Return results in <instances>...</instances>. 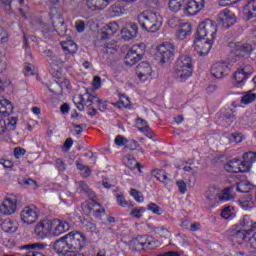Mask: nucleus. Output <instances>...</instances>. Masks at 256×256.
I'll return each instance as SVG.
<instances>
[{
	"label": "nucleus",
	"instance_id": "nucleus-1",
	"mask_svg": "<svg viewBox=\"0 0 256 256\" xmlns=\"http://www.w3.org/2000/svg\"><path fill=\"white\" fill-rule=\"evenodd\" d=\"M217 35V23L212 20L206 19L201 22L196 31V39L194 40V49L199 55H209L213 41Z\"/></svg>",
	"mask_w": 256,
	"mask_h": 256
},
{
	"label": "nucleus",
	"instance_id": "nucleus-2",
	"mask_svg": "<svg viewBox=\"0 0 256 256\" xmlns=\"http://www.w3.org/2000/svg\"><path fill=\"white\" fill-rule=\"evenodd\" d=\"M69 224L65 220H41L34 228L37 239H47V237H59L69 231Z\"/></svg>",
	"mask_w": 256,
	"mask_h": 256
},
{
	"label": "nucleus",
	"instance_id": "nucleus-3",
	"mask_svg": "<svg viewBox=\"0 0 256 256\" xmlns=\"http://www.w3.org/2000/svg\"><path fill=\"white\" fill-rule=\"evenodd\" d=\"M243 161L233 159L224 165L225 171L228 173H248L256 163V152H246L242 156Z\"/></svg>",
	"mask_w": 256,
	"mask_h": 256
},
{
	"label": "nucleus",
	"instance_id": "nucleus-4",
	"mask_svg": "<svg viewBox=\"0 0 256 256\" xmlns=\"http://www.w3.org/2000/svg\"><path fill=\"white\" fill-rule=\"evenodd\" d=\"M172 71L175 79L184 83V81H187L193 75V58L189 55H180Z\"/></svg>",
	"mask_w": 256,
	"mask_h": 256
},
{
	"label": "nucleus",
	"instance_id": "nucleus-5",
	"mask_svg": "<svg viewBox=\"0 0 256 256\" xmlns=\"http://www.w3.org/2000/svg\"><path fill=\"white\" fill-rule=\"evenodd\" d=\"M138 23L143 31L157 33L163 25V18L153 11H144L138 15Z\"/></svg>",
	"mask_w": 256,
	"mask_h": 256
},
{
	"label": "nucleus",
	"instance_id": "nucleus-6",
	"mask_svg": "<svg viewBox=\"0 0 256 256\" xmlns=\"http://www.w3.org/2000/svg\"><path fill=\"white\" fill-rule=\"evenodd\" d=\"M235 187L229 186L217 193V187L211 186L205 193V197L209 203H226L227 201H233L235 199V192L233 190Z\"/></svg>",
	"mask_w": 256,
	"mask_h": 256
},
{
	"label": "nucleus",
	"instance_id": "nucleus-7",
	"mask_svg": "<svg viewBox=\"0 0 256 256\" xmlns=\"http://www.w3.org/2000/svg\"><path fill=\"white\" fill-rule=\"evenodd\" d=\"M66 239L70 245V253H79L87 247V236L81 231H70L66 234Z\"/></svg>",
	"mask_w": 256,
	"mask_h": 256
},
{
	"label": "nucleus",
	"instance_id": "nucleus-8",
	"mask_svg": "<svg viewBox=\"0 0 256 256\" xmlns=\"http://www.w3.org/2000/svg\"><path fill=\"white\" fill-rule=\"evenodd\" d=\"M41 211L35 205H29L22 208L20 212V221L24 225H34L39 221Z\"/></svg>",
	"mask_w": 256,
	"mask_h": 256
},
{
	"label": "nucleus",
	"instance_id": "nucleus-9",
	"mask_svg": "<svg viewBox=\"0 0 256 256\" xmlns=\"http://www.w3.org/2000/svg\"><path fill=\"white\" fill-rule=\"evenodd\" d=\"M19 206V199L15 194H7L2 203L0 204L1 215H15L17 213V207Z\"/></svg>",
	"mask_w": 256,
	"mask_h": 256
},
{
	"label": "nucleus",
	"instance_id": "nucleus-10",
	"mask_svg": "<svg viewBox=\"0 0 256 256\" xmlns=\"http://www.w3.org/2000/svg\"><path fill=\"white\" fill-rule=\"evenodd\" d=\"M228 47L236 57L247 59L253 53V45L241 42H229Z\"/></svg>",
	"mask_w": 256,
	"mask_h": 256
},
{
	"label": "nucleus",
	"instance_id": "nucleus-11",
	"mask_svg": "<svg viewBox=\"0 0 256 256\" xmlns=\"http://www.w3.org/2000/svg\"><path fill=\"white\" fill-rule=\"evenodd\" d=\"M143 53V45H133L124 58L125 65H127L128 67H133V65H136L137 63H139V61H141Z\"/></svg>",
	"mask_w": 256,
	"mask_h": 256
},
{
	"label": "nucleus",
	"instance_id": "nucleus-12",
	"mask_svg": "<svg viewBox=\"0 0 256 256\" xmlns=\"http://www.w3.org/2000/svg\"><path fill=\"white\" fill-rule=\"evenodd\" d=\"M158 57H160V63L163 65L169 63L175 59V45L166 42L157 48Z\"/></svg>",
	"mask_w": 256,
	"mask_h": 256
},
{
	"label": "nucleus",
	"instance_id": "nucleus-13",
	"mask_svg": "<svg viewBox=\"0 0 256 256\" xmlns=\"http://www.w3.org/2000/svg\"><path fill=\"white\" fill-rule=\"evenodd\" d=\"M155 241H153V238L147 235L144 236H138L134 240L131 241V247L135 251H144V249H149V247H153V244L155 245Z\"/></svg>",
	"mask_w": 256,
	"mask_h": 256
},
{
	"label": "nucleus",
	"instance_id": "nucleus-14",
	"mask_svg": "<svg viewBox=\"0 0 256 256\" xmlns=\"http://www.w3.org/2000/svg\"><path fill=\"white\" fill-rule=\"evenodd\" d=\"M210 73L216 79H223L231 73V68L226 62H216L211 66Z\"/></svg>",
	"mask_w": 256,
	"mask_h": 256
},
{
	"label": "nucleus",
	"instance_id": "nucleus-15",
	"mask_svg": "<svg viewBox=\"0 0 256 256\" xmlns=\"http://www.w3.org/2000/svg\"><path fill=\"white\" fill-rule=\"evenodd\" d=\"M56 79V81L50 84L49 91L53 93V95H63V89H69V80L63 76Z\"/></svg>",
	"mask_w": 256,
	"mask_h": 256
},
{
	"label": "nucleus",
	"instance_id": "nucleus-16",
	"mask_svg": "<svg viewBox=\"0 0 256 256\" xmlns=\"http://www.w3.org/2000/svg\"><path fill=\"white\" fill-rule=\"evenodd\" d=\"M219 25L224 27V29H229V27H233L235 23H237V17L235 13L231 12V10H224L218 19Z\"/></svg>",
	"mask_w": 256,
	"mask_h": 256
},
{
	"label": "nucleus",
	"instance_id": "nucleus-17",
	"mask_svg": "<svg viewBox=\"0 0 256 256\" xmlns=\"http://www.w3.org/2000/svg\"><path fill=\"white\" fill-rule=\"evenodd\" d=\"M64 65L65 60H63L59 55L54 56L52 60H50V73L55 77V79H59L62 76L61 70Z\"/></svg>",
	"mask_w": 256,
	"mask_h": 256
},
{
	"label": "nucleus",
	"instance_id": "nucleus-18",
	"mask_svg": "<svg viewBox=\"0 0 256 256\" xmlns=\"http://www.w3.org/2000/svg\"><path fill=\"white\" fill-rule=\"evenodd\" d=\"M205 7V0H189L184 8L186 15H197Z\"/></svg>",
	"mask_w": 256,
	"mask_h": 256
},
{
	"label": "nucleus",
	"instance_id": "nucleus-19",
	"mask_svg": "<svg viewBox=\"0 0 256 256\" xmlns=\"http://www.w3.org/2000/svg\"><path fill=\"white\" fill-rule=\"evenodd\" d=\"M151 73H153V69L148 62H140L136 67V75L140 81H147L151 77Z\"/></svg>",
	"mask_w": 256,
	"mask_h": 256
},
{
	"label": "nucleus",
	"instance_id": "nucleus-20",
	"mask_svg": "<svg viewBox=\"0 0 256 256\" xmlns=\"http://www.w3.org/2000/svg\"><path fill=\"white\" fill-rule=\"evenodd\" d=\"M138 33L139 27L135 23H128L121 30L122 39H124V41H131V39H135Z\"/></svg>",
	"mask_w": 256,
	"mask_h": 256
},
{
	"label": "nucleus",
	"instance_id": "nucleus-21",
	"mask_svg": "<svg viewBox=\"0 0 256 256\" xmlns=\"http://www.w3.org/2000/svg\"><path fill=\"white\" fill-rule=\"evenodd\" d=\"M53 249L56 251V253H62L63 255L71 253V246L69 244V240L66 238V235L54 242Z\"/></svg>",
	"mask_w": 256,
	"mask_h": 256
},
{
	"label": "nucleus",
	"instance_id": "nucleus-22",
	"mask_svg": "<svg viewBox=\"0 0 256 256\" xmlns=\"http://www.w3.org/2000/svg\"><path fill=\"white\" fill-rule=\"evenodd\" d=\"M239 205L244 211H251V209H253L256 206L255 194L253 193L244 194L239 199Z\"/></svg>",
	"mask_w": 256,
	"mask_h": 256
},
{
	"label": "nucleus",
	"instance_id": "nucleus-23",
	"mask_svg": "<svg viewBox=\"0 0 256 256\" xmlns=\"http://www.w3.org/2000/svg\"><path fill=\"white\" fill-rule=\"evenodd\" d=\"M193 31V27L190 23H182L178 26L176 31V39L179 41H185L189 35H191V32Z\"/></svg>",
	"mask_w": 256,
	"mask_h": 256
},
{
	"label": "nucleus",
	"instance_id": "nucleus-24",
	"mask_svg": "<svg viewBox=\"0 0 256 256\" xmlns=\"http://www.w3.org/2000/svg\"><path fill=\"white\" fill-rule=\"evenodd\" d=\"M238 227L246 229L244 231H250V233H253V231H256V221H253L251 216L245 215L239 220Z\"/></svg>",
	"mask_w": 256,
	"mask_h": 256
},
{
	"label": "nucleus",
	"instance_id": "nucleus-25",
	"mask_svg": "<svg viewBox=\"0 0 256 256\" xmlns=\"http://www.w3.org/2000/svg\"><path fill=\"white\" fill-rule=\"evenodd\" d=\"M136 127L139 131H141V133H143V135L148 137V139H153L155 134L153 131H151V128H149L147 121L141 118L136 119Z\"/></svg>",
	"mask_w": 256,
	"mask_h": 256
},
{
	"label": "nucleus",
	"instance_id": "nucleus-26",
	"mask_svg": "<svg viewBox=\"0 0 256 256\" xmlns=\"http://www.w3.org/2000/svg\"><path fill=\"white\" fill-rule=\"evenodd\" d=\"M13 103L5 97L0 98V113L4 117H9L13 113Z\"/></svg>",
	"mask_w": 256,
	"mask_h": 256
},
{
	"label": "nucleus",
	"instance_id": "nucleus-27",
	"mask_svg": "<svg viewBox=\"0 0 256 256\" xmlns=\"http://www.w3.org/2000/svg\"><path fill=\"white\" fill-rule=\"evenodd\" d=\"M248 235H251V231L236 230L232 232L231 241L237 245H243V241L247 239Z\"/></svg>",
	"mask_w": 256,
	"mask_h": 256
},
{
	"label": "nucleus",
	"instance_id": "nucleus-28",
	"mask_svg": "<svg viewBox=\"0 0 256 256\" xmlns=\"http://www.w3.org/2000/svg\"><path fill=\"white\" fill-rule=\"evenodd\" d=\"M113 0H87V6L91 11H99L105 9Z\"/></svg>",
	"mask_w": 256,
	"mask_h": 256
},
{
	"label": "nucleus",
	"instance_id": "nucleus-29",
	"mask_svg": "<svg viewBox=\"0 0 256 256\" xmlns=\"http://www.w3.org/2000/svg\"><path fill=\"white\" fill-rule=\"evenodd\" d=\"M246 19H255L256 17V0L249 1L243 8Z\"/></svg>",
	"mask_w": 256,
	"mask_h": 256
},
{
	"label": "nucleus",
	"instance_id": "nucleus-30",
	"mask_svg": "<svg viewBox=\"0 0 256 256\" xmlns=\"http://www.w3.org/2000/svg\"><path fill=\"white\" fill-rule=\"evenodd\" d=\"M117 31H119V24L117 22H111L106 25L105 30L102 31L101 37L102 39H109L113 37Z\"/></svg>",
	"mask_w": 256,
	"mask_h": 256
},
{
	"label": "nucleus",
	"instance_id": "nucleus-31",
	"mask_svg": "<svg viewBox=\"0 0 256 256\" xmlns=\"http://www.w3.org/2000/svg\"><path fill=\"white\" fill-rule=\"evenodd\" d=\"M19 229V223L15 220L6 219L2 223V230L4 233H15Z\"/></svg>",
	"mask_w": 256,
	"mask_h": 256
},
{
	"label": "nucleus",
	"instance_id": "nucleus-32",
	"mask_svg": "<svg viewBox=\"0 0 256 256\" xmlns=\"http://www.w3.org/2000/svg\"><path fill=\"white\" fill-rule=\"evenodd\" d=\"M251 75H253V72H247V67H246V68L238 69L234 73V79L237 83L241 84V83H244L246 79H249Z\"/></svg>",
	"mask_w": 256,
	"mask_h": 256
},
{
	"label": "nucleus",
	"instance_id": "nucleus-33",
	"mask_svg": "<svg viewBox=\"0 0 256 256\" xmlns=\"http://www.w3.org/2000/svg\"><path fill=\"white\" fill-rule=\"evenodd\" d=\"M152 176L155 177L157 181H160V183H164L166 186L171 183V180L167 177V172L164 170L155 169L152 171Z\"/></svg>",
	"mask_w": 256,
	"mask_h": 256
},
{
	"label": "nucleus",
	"instance_id": "nucleus-34",
	"mask_svg": "<svg viewBox=\"0 0 256 256\" xmlns=\"http://www.w3.org/2000/svg\"><path fill=\"white\" fill-rule=\"evenodd\" d=\"M73 101L77 109H79V111H83L85 107H89L91 106V103H93V100H91V98H83V97H74Z\"/></svg>",
	"mask_w": 256,
	"mask_h": 256
},
{
	"label": "nucleus",
	"instance_id": "nucleus-35",
	"mask_svg": "<svg viewBox=\"0 0 256 256\" xmlns=\"http://www.w3.org/2000/svg\"><path fill=\"white\" fill-rule=\"evenodd\" d=\"M61 45L62 49L64 51H67V53H69L70 55H75V53H77V44H75L73 40L61 42Z\"/></svg>",
	"mask_w": 256,
	"mask_h": 256
},
{
	"label": "nucleus",
	"instance_id": "nucleus-36",
	"mask_svg": "<svg viewBox=\"0 0 256 256\" xmlns=\"http://www.w3.org/2000/svg\"><path fill=\"white\" fill-rule=\"evenodd\" d=\"M185 5V0H170L168 7L173 13H179L182 7Z\"/></svg>",
	"mask_w": 256,
	"mask_h": 256
},
{
	"label": "nucleus",
	"instance_id": "nucleus-37",
	"mask_svg": "<svg viewBox=\"0 0 256 256\" xmlns=\"http://www.w3.org/2000/svg\"><path fill=\"white\" fill-rule=\"evenodd\" d=\"M221 217L222 219H226L228 221L235 219V212L233 210V207L227 206L224 209H222Z\"/></svg>",
	"mask_w": 256,
	"mask_h": 256
},
{
	"label": "nucleus",
	"instance_id": "nucleus-38",
	"mask_svg": "<svg viewBox=\"0 0 256 256\" xmlns=\"http://www.w3.org/2000/svg\"><path fill=\"white\" fill-rule=\"evenodd\" d=\"M123 163L126 167H128V169H135V167L139 165V163H137V160H135V158H133V156L131 155L124 156Z\"/></svg>",
	"mask_w": 256,
	"mask_h": 256
},
{
	"label": "nucleus",
	"instance_id": "nucleus-39",
	"mask_svg": "<svg viewBox=\"0 0 256 256\" xmlns=\"http://www.w3.org/2000/svg\"><path fill=\"white\" fill-rule=\"evenodd\" d=\"M115 107H118V109H127L131 107V100L129 97H121L118 102L113 103Z\"/></svg>",
	"mask_w": 256,
	"mask_h": 256
},
{
	"label": "nucleus",
	"instance_id": "nucleus-40",
	"mask_svg": "<svg viewBox=\"0 0 256 256\" xmlns=\"http://www.w3.org/2000/svg\"><path fill=\"white\" fill-rule=\"evenodd\" d=\"M88 210V215H93L95 213H99V205L95 201H90L85 207L84 211Z\"/></svg>",
	"mask_w": 256,
	"mask_h": 256
},
{
	"label": "nucleus",
	"instance_id": "nucleus-41",
	"mask_svg": "<svg viewBox=\"0 0 256 256\" xmlns=\"http://www.w3.org/2000/svg\"><path fill=\"white\" fill-rule=\"evenodd\" d=\"M251 189H253V187L245 181L239 182L236 187V191H238L239 193H246V195L249 193V191H251Z\"/></svg>",
	"mask_w": 256,
	"mask_h": 256
},
{
	"label": "nucleus",
	"instance_id": "nucleus-42",
	"mask_svg": "<svg viewBox=\"0 0 256 256\" xmlns=\"http://www.w3.org/2000/svg\"><path fill=\"white\" fill-rule=\"evenodd\" d=\"M42 35L47 41L53 39V27L47 26V24L42 25Z\"/></svg>",
	"mask_w": 256,
	"mask_h": 256
},
{
	"label": "nucleus",
	"instance_id": "nucleus-43",
	"mask_svg": "<svg viewBox=\"0 0 256 256\" xmlns=\"http://www.w3.org/2000/svg\"><path fill=\"white\" fill-rule=\"evenodd\" d=\"M77 169L81 172L82 177H90L91 176V168L86 165H83L81 162H76Z\"/></svg>",
	"mask_w": 256,
	"mask_h": 256
},
{
	"label": "nucleus",
	"instance_id": "nucleus-44",
	"mask_svg": "<svg viewBox=\"0 0 256 256\" xmlns=\"http://www.w3.org/2000/svg\"><path fill=\"white\" fill-rule=\"evenodd\" d=\"M144 213L145 207H135L131 210L130 217H133L134 219H141Z\"/></svg>",
	"mask_w": 256,
	"mask_h": 256
},
{
	"label": "nucleus",
	"instance_id": "nucleus-45",
	"mask_svg": "<svg viewBox=\"0 0 256 256\" xmlns=\"http://www.w3.org/2000/svg\"><path fill=\"white\" fill-rule=\"evenodd\" d=\"M130 195L137 203H143L145 201L143 193L139 192L137 189L132 188L130 190Z\"/></svg>",
	"mask_w": 256,
	"mask_h": 256
},
{
	"label": "nucleus",
	"instance_id": "nucleus-46",
	"mask_svg": "<svg viewBox=\"0 0 256 256\" xmlns=\"http://www.w3.org/2000/svg\"><path fill=\"white\" fill-rule=\"evenodd\" d=\"M247 249L250 253H256V232L248 239Z\"/></svg>",
	"mask_w": 256,
	"mask_h": 256
},
{
	"label": "nucleus",
	"instance_id": "nucleus-47",
	"mask_svg": "<svg viewBox=\"0 0 256 256\" xmlns=\"http://www.w3.org/2000/svg\"><path fill=\"white\" fill-rule=\"evenodd\" d=\"M154 231H155V233H157V235L164 237V239H169V237H171V232H169V230H167V228L157 227V228H155Z\"/></svg>",
	"mask_w": 256,
	"mask_h": 256
},
{
	"label": "nucleus",
	"instance_id": "nucleus-48",
	"mask_svg": "<svg viewBox=\"0 0 256 256\" xmlns=\"http://www.w3.org/2000/svg\"><path fill=\"white\" fill-rule=\"evenodd\" d=\"M114 143L118 147H125V145H127L129 143V140H127V138H125L122 135H118V136L115 137Z\"/></svg>",
	"mask_w": 256,
	"mask_h": 256
},
{
	"label": "nucleus",
	"instance_id": "nucleus-49",
	"mask_svg": "<svg viewBox=\"0 0 256 256\" xmlns=\"http://www.w3.org/2000/svg\"><path fill=\"white\" fill-rule=\"evenodd\" d=\"M148 211H152V213H154V215H162L163 214V209H161V207H159V205H157L155 203H150L148 205Z\"/></svg>",
	"mask_w": 256,
	"mask_h": 256
},
{
	"label": "nucleus",
	"instance_id": "nucleus-50",
	"mask_svg": "<svg viewBox=\"0 0 256 256\" xmlns=\"http://www.w3.org/2000/svg\"><path fill=\"white\" fill-rule=\"evenodd\" d=\"M18 121H19V118H17V117H10V118H8L7 127L9 129V131H15V129H17Z\"/></svg>",
	"mask_w": 256,
	"mask_h": 256
},
{
	"label": "nucleus",
	"instance_id": "nucleus-51",
	"mask_svg": "<svg viewBox=\"0 0 256 256\" xmlns=\"http://www.w3.org/2000/svg\"><path fill=\"white\" fill-rule=\"evenodd\" d=\"M45 247H47V244H43V243H33V244H28L25 246L20 247V249H45Z\"/></svg>",
	"mask_w": 256,
	"mask_h": 256
},
{
	"label": "nucleus",
	"instance_id": "nucleus-52",
	"mask_svg": "<svg viewBox=\"0 0 256 256\" xmlns=\"http://www.w3.org/2000/svg\"><path fill=\"white\" fill-rule=\"evenodd\" d=\"M83 227H85V229H87V231H90L91 233H95V230L97 229V227L95 226L94 223L87 221V220H82L81 221Z\"/></svg>",
	"mask_w": 256,
	"mask_h": 256
},
{
	"label": "nucleus",
	"instance_id": "nucleus-53",
	"mask_svg": "<svg viewBox=\"0 0 256 256\" xmlns=\"http://www.w3.org/2000/svg\"><path fill=\"white\" fill-rule=\"evenodd\" d=\"M176 185L178 187V191H180L182 195H185V193H187V183H185V181L178 180L176 182Z\"/></svg>",
	"mask_w": 256,
	"mask_h": 256
},
{
	"label": "nucleus",
	"instance_id": "nucleus-54",
	"mask_svg": "<svg viewBox=\"0 0 256 256\" xmlns=\"http://www.w3.org/2000/svg\"><path fill=\"white\" fill-rule=\"evenodd\" d=\"M75 29L77 33H83L85 31V21L77 20L75 22Z\"/></svg>",
	"mask_w": 256,
	"mask_h": 256
},
{
	"label": "nucleus",
	"instance_id": "nucleus-55",
	"mask_svg": "<svg viewBox=\"0 0 256 256\" xmlns=\"http://www.w3.org/2000/svg\"><path fill=\"white\" fill-rule=\"evenodd\" d=\"M35 70H34V68H33V65H31V64H29V63H27L26 65H25V67H24V75L26 76V77H29V76H31V75H35V72H34Z\"/></svg>",
	"mask_w": 256,
	"mask_h": 256
},
{
	"label": "nucleus",
	"instance_id": "nucleus-56",
	"mask_svg": "<svg viewBox=\"0 0 256 256\" xmlns=\"http://www.w3.org/2000/svg\"><path fill=\"white\" fill-rule=\"evenodd\" d=\"M225 119H226V122L228 123V125L233 123V121H235V111H233V110L228 111L225 114Z\"/></svg>",
	"mask_w": 256,
	"mask_h": 256
},
{
	"label": "nucleus",
	"instance_id": "nucleus-57",
	"mask_svg": "<svg viewBox=\"0 0 256 256\" xmlns=\"http://www.w3.org/2000/svg\"><path fill=\"white\" fill-rule=\"evenodd\" d=\"M255 101V97H242L240 100V107H245V105H250Z\"/></svg>",
	"mask_w": 256,
	"mask_h": 256
},
{
	"label": "nucleus",
	"instance_id": "nucleus-58",
	"mask_svg": "<svg viewBox=\"0 0 256 256\" xmlns=\"http://www.w3.org/2000/svg\"><path fill=\"white\" fill-rule=\"evenodd\" d=\"M0 165L4 166L5 169H11L14 163L11 160L0 158Z\"/></svg>",
	"mask_w": 256,
	"mask_h": 256
},
{
	"label": "nucleus",
	"instance_id": "nucleus-59",
	"mask_svg": "<svg viewBox=\"0 0 256 256\" xmlns=\"http://www.w3.org/2000/svg\"><path fill=\"white\" fill-rule=\"evenodd\" d=\"M25 153H27V151L21 147H16L14 149V157L16 159H20L21 157H23V155H25Z\"/></svg>",
	"mask_w": 256,
	"mask_h": 256
},
{
	"label": "nucleus",
	"instance_id": "nucleus-60",
	"mask_svg": "<svg viewBox=\"0 0 256 256\" xmlns=\"http://www.w3.org/2000/svg\"><path fill=\"white\" fill-rule=\"evenodd\" d=\"M116 201L120 207H127V200H125L123 194H117Z\"/></svg>",
	"mask_w": 256,
	"mask_h": 256
},
{
	"label": "nucleus",
	"instance_id": "nucleus-61",
	"mask_svg": "<svg viewBox=\"0 0 256 256\" xmlns=\"http://www.w3.org/2000/svg\"><path fill=\"white\" fill-rule=\"evenodd\" d=\"M22 184L26 185L27 187H32V189H37V187H39V185L37 184V181L33 179H26L23 181Z\"/></svg>",
	"mask_w": 256,
	"mask_h": 256
},
{
	"label": "nucleus",
	"instance_id": "nucleus-62",
	"mask_svg": "<svg viewBox=\"0 0 256 256\" xmlns=\"http://www.w3.org/2000/svg\"><path fill=\"white\" fill-rule=\"evenodd\" d=\"M9 41V36L7 35V31L0 27V43H7Z\"/></svg>",
	"mask_w": 256,
	"mask_h": 256
},
{
	"label": "nucleus",
	"instance_id": "nucleus-63",
	"mask_svg": "<svg viewBox=\"0 0 256 256\" xmlns=\"http://www.w3.org/2000/svg\"><path fill=\"white\" fill-rule=\"evenodd\" d=\"M92 86L94 89H99V87H101V77L95 76L92 81Z\"/></svg>",
	"mask_w": 256,
	"mask_h": 256
},
{
	"label": "nucleus",
	"instance_id": "nucleus-64",
	"mask_svg": "<svg viewBox=\"0 0 256 256\" xmlns=\"http://www.w3.org/2000/svg\"><path fill=\"white\" fill-rule=\"evenodd\" d=\"M55 165L58 171H65V163L63 162V160L57 159Z\"/></svg>",
	"mask_w": 256,
	"mask_h": 256
}]
</instances>
